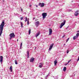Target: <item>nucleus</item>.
<instances>
[{"mask_svg":"<svg viewBox=\"0 0 79 79\" xmlns=\"http://www.w3.org/2000/svg\"><path fill=\"white\" fill-rule=\"evenodd\" d=\"M5 26V22L3 21L2 22L1 24L0 25V37L2 35L3 30V27Z\"/></svg>","mask_w":79,"mask_h":79,"instance_id":"1","label":"nucleus"},{"mask_svg":"<svg viewBox=\"0 0 79 79\" xmlns=\"http://www.w3.org/2000/svg\"><path fill=\"white\" fill-rule=\"evenodd\" d=\"M9 36H10V40H11V39H12V38H15V33H10L9 35Z\"/></svg>","mask_w":79,"mask_h":79,"instance_id":"2","label":"nucleus"},{"mask_svg":"<svg viewBox=\"0 0 79 79\" xmlns=\"http://www.w3.org/2000/svg\"><path fill=\"white\" fill-rule=\"evenodd\" d=\"M65 23H66V20H63L62 22L60 24V28L61 29L62 28V27L64 24H65Z\"/></svg>","mask_w":79,"mask_h":79,"instance_id":"3","label":"nucleus"},{"mask_svg":"<svg viewBox=\"0 0 79 79\" xmlns=\"http://www.w3.org/2000/svg\"><path fill=\"white\" fill-rule=\"evenodd\" d=\"M42 16L43 19H44L46 18V16H47V13L44 12L42 14Z\"/></svg>","mask_w":79,"mask_h":79,"instance_id":"4","label":"nucleus"},{"mask_svg":"<svg viewBox=\"0 0 79 79\" xmlns=\"http://www.w3.org/2000/svg\"><path fill=\"white\" fill-rule=\"evenodd\" d=\"M35 25L36 27H37L39 26V24H40V23L39 21H38L35 23Z\"/></svg>","mask_w":79,"mask_h":79,"instance_id":"5","label":"nucleus"},{"mask_svg":"<svg viewBox=\"0 0 79 79\" xmlns=\"http://www.w3.org/2000/svg\"><path fill=\"white\" fill-rule=\"evenodd\" d=\"M49 35H51L52 34V30L51 28H49Z\"/></svg>","mask_w":79,"mask_h":79,"instance_id":"6","label":"nucleus"},{"mask_svg":"<svg viewBox=\"0 0 79 79\" xmlns=\"http://www.w3.org/2000/svg\"><path fill=\"white\" fill-rule=\"evenodd\" d=\"M53 44H52L50 46L49 48V51H50V50L52 49V48H53Z\"/></svg>","mask_w":79,"mask_h":79,"instance_id":"7","label":"nucleus"},{"mask_svg":"<svg viewBox=\"0 0 79 79\" xmlns=\"http://www.w3.org/2000/svg\"><path fill=\"white\" fill-rule=\"evenodd\" d=\"M77 12H79V10H77L74 13V15L75 16H78V15H79V13Z\"/></svg>","mask_w":79,"mask_h":79,"instance_id":"8","label":"nucleus"},{"mask_svg":"<svg viewBox=\"0 0 79 79\" xmlns=\"http://www.w3.org/2000/svg\"><path fill=\"white\" fill-rule=\"evenodd\" d=\"M3 56H0V61L1 63H2V62L3 61Z\"/></svg>","mask_w":79,"mask_h":79,"instance_id":"9","label":"nucleus"},{"mask_svg":"<svg viewBox=\"0 0 79 79\" xmlns=\"http://www.w3.org/2000/svg\"><path fill=\"white\" fill-rule=\"evenodd\" d=\"M34 57H32L31 58L30 60V62H34Z\"/></svg>","mask_w":79,"mask_h":79,"instance_id":"10","label":"nucleus"},{"mask_svg":"<svg viewBox=\"0 0 79 79\" xmlns=\"http://www.w3.org/2000/svg\"><path fill=\"white\" fill-rule=\"evenodd\" d=\"M43 64H44L43 63H41L40 64V65H39V67L40 68H42V66H43Z\"/></svg>","mask_w":79,"mask_h":79,"instance_id":"11","label":"nucleus"},{"mask_svg":"<svg viewBox=\"0 0 79 79\" xmlns=\"http://www.w3.org/2000/svg\"><path fill=\"white\" fill-rule=\"evenodd\" d=\"M39 35H40V32L39 31L38 32V33H36L35 35L36 37H38Z\"/></svg>","mask_w":79,"mask_h":79,"instance_id":"12","label":"nucleus"},{"mask_svg":"<svg viewBox=\"0 0 79 79\" xmlns=\"http://www.w3.org/2000/svg\"><path fill=\"white\" fill-rule=\"evenodd\" d=\"M44 5H45V4H44V3H42L40 6V7H44Z\"/></svg>","mask_w":79,"mask_h":79,"instance_id":"13","label":"nucleus"},{"mask_svg":"<svg viewBox=\"0 0 79 79\" xmlns=\"http://www.w3.org/2000/svg\"><path fill=\"white\" fill-rule=\"evenodd\" d=\"M57 63H58V62H57V61L56 60L54 61V65H55V66H56V64Z\"/></svg>","mask_w":79,"mask_h":79,"instance_id":"14","label":"nucleus"},{"mask_svg":"<svg viewBox=\"0 0 79 79\" xmlns=\"http://www.w3.org/2000/svg\"><path fill=\"white\" fill-rule=\"evenodd\" d=\"M27 56L28 58H29V51H27Z\"/></svg>","mask_w":79,"mask_h":79,"instance_id":"15","label":"nucleus"},{"mask_svg":"<svg viewBox=\"0 0 79 79\" xmlns=\"http://www.w3.org/2000/svg\"><path fill=\"white\" fill-rule=\"evenodd\" d=\"M63 70L64 71H66V67H64Z\"/></svg>","mask_w":79,"mask_h":79,"instance_id":"16","label":"nucleus"},{"mask_svg":"<svg viewBox=\"0 0 79 79\" xmlns=\"http://www.w3.org/2000/svg\"><path fill=\"white\" fill-rule=\"evenodd\" d=\"M76 35V38H77V37L79 35V33H77Z\"/></svg>","mask_w":79,"mask_h":79,"instance_id":"17","label":"nucleus"},{"mask_svg":"<svg viewBox=\"0 0 79 79\" xmlns=\"http://www.w3.org/2000/svg\"><path fill=\"white\" fill-rule=\"evenodd\" d=\"M15 64H17L18 62H17V60H15Z\"/></svg>","mask_w":79,"mask_h":79,"instance_id":"18","label":"nucleus"},{"mask_svg":"<svg viewBox=\"0 0 79 79\" xmlns=\"http://www.w3.org/2000/svg\"><path fill=\"white\" fill-rule=\"evenodd\" d=\"M23 45V43H21L20 44V49H21V48H22V46Z\"/></svg>","mask_w":79,"mask_h":79,"instance_id":"19","label":"nucleus"},{"mask_svg":"<svg viewBox=\"0 0 79 79\" xmlns=\"http://www.w3.org/2000/svg\"><path fill=\"white\" fill-rule=\"evenodd\" d=\"M20 24H21V27H23V22H20Z\"/></svg>","mask_w":79,"mask_h":79,"instance_id":"20","label":"nucleus"},{"mask_svg":"<svg viewBox=\"0 0 79 79\" xmlns=\"http://www.w3.org/2000/svg\"><path fill=\"white\" fill-rule=\"evenodd\" d=\"M31 29H29V30L28 32H29V35L31 34Z\"/></svg>","mask_w":79,"mask_h":79,"instance_id":"21","label":"nucleus"},{"mask_svg":"<svg viewBox=\"0 0 79 79\" xmlns=\"http://www.w3.org/2000/svg\"><path fill=\"white\" fill-rule=\"evenodd\" d=\"M76 36H74L73 37V40H75L76 39Z\"/></svg>","mask_w":79,"mask_h":79,"instance_id":"22","label":"nucleus"},{"mask_svg":"<svg viewBox=\"0 0 79 79\" xmlns=\"http://www.w3.org/2000/svg\"><path fill=\"white\" fill-rule=\"evenodd\" d=\"M27 24L28 25H29V20H27Z\"/></svg>","mask_w":79,"mask_h":79,"instance_id":"23","label":"nucleus"},{"mask_svg":"<svg viewBox=\"0 0 79 79\" xmlns=\"http://www.w3.org/2000/svg\"><path fill=\"white\" fill-rule=\"evenodd\" d=\"M70 61H71V60H69L68 61V63L67 64H66V65H67V64H68L69 63V62H70Z\"/></svg>","mask_w":79,"mask_h":79,"instance_id":"24","label":"nucleus"},{"mask_svg":"<svg viewBox=\"0 0 79 79\" xmlns=\"http://www.w3.org/2000/svg\"><path fill=\"white\" fill-rule=\"evenodd\" d=\"M69 51H71V50H70L69 51V50H67V53H69Z\"/></svg>","mask_w":79,"mask_h":79,"instance_id":"25","label":"nucleus"},{"mask_svg":"<svg viewBox=\"0 0 79 79\" xmlns=\"http://www.w3.org/2000/svg\"><path fill=\"white\" fill-rule=\"evenodd\" d=\"M10 70H11L12 69V66H11L10 67Z\"/></svg>","mask_w":79,"mask_h":79,"instance_id":"26","label":"nucleus"},{"mask_svg":"<svg viewBox=\"0 0 79 79\" xmlns=\"http://www.w3.org/2000/svg\"><path fill=\"white\" fill-rule=\"evenodd\" d=\"M21 20H22V19H23V17H21L20 18Z\"/></svg>","mask_w":79,"mask_h":79,"instance_id":"27","label":"nucleus"},{"mask_svg":"<svg viewBox=\"0 0 79 79\" xmlns=\"http://www.w3.org/2000/svg\"><path fill=\"white\" fill-rule=\"evenodd\" d=\"M68 40H69V38H68L66 41V42H68Z\"/></svg>","mask_w":79,"mask_h":79,"instance_id":"28","label":"nucleus"},{"mask_svg":"<svg viewBox=\"0 0 79 79\" xmlns=\"http://www.w3.org/2000/svg\"><path fill=\"white\" fill-rule=\"evenodd\" d=\"M41 5V3H40L39 4V6H40V5Z\"/></svg>","mask_w":79,"mask_h":79,"instance_id":"29","label":"nucleus"},{"mask_svg":"<svg viewBox=\"0 0 79 79\" xmlns=\"http://www.w3.org/2000/svg\"><path fill=\"white\" fill-rule=\"evenodd\" d=\"M25 18H26L25 20H27V17H25Z\"/></svg>","mask_w":79,"mask_h":79,"instance_id":"30","label":"nucleus"},{"mask_svg":"<svg viewBox=\"0 0 79 79\" xmlns=\"http://www.w3.org/2000/svg\"><path fill=\"white\" fill-rule=\"evenodd\" d=\"M64 37H65V35H64V36H62V38H63Z\"/></svg>","mask_w":79,"mask_h":79,"instance_id":"31","label":"nucleus"},{"mask_svg":"<svg viewBox=\"0 0 79 79\" xmlns=\"http://www.w3.org/2000/svg\"><path fill=\"white\" fill-rule=\"evenodd\" d=\"M21 11H23V9H22V8H21Z\"/></svg>","mask_w":79,"mask_h":79,"instance_id":"32","label":"nucleus"},{"mask_svg":"<svg viewBox=\"0 0 79 79\" xmlns=\"http://www.w3.org/2000/svg\"><path fill=\"white\" fill-rule=\"evenodd\" d=\"M48 75H47L46 77V79H47V77H48Z\"/></svg>","mask_w":79,"mask_h":79,"instance_id":"33","label":"nucleus"},{"mask_svg":"<svg viewBox=\"0 0 79 79\" xmlns=\"http://www.w3.org/2000/svg\"><path fill=\"white\" fill-rule=\"evenodd\" d=\"M31 6H32V5H30V7H31Z\"/></svg>","mask_w":79,"mask_h":79,"instance_id":"34","label":"nucleus"},{"mask_svg":"<svg viewBox=\"0 0 79 79\" xmlns=\"http://www.w3.org/2000/svg\"><path fill=\"white\" fill-rule=\"evenodd\" d=\"M57 77H56V78L55 79H58V78H57Z\"/></svg>","mask_w":79,"mask_h":79,"instance_id":"35","label":"nucleus"},{"mask_svg":"<svg viewBox=\"0 0 79 79\" xmlns=\"http://www.w3.org/2000/svg\"><path fill=\"white\" fill-rule=\"evenodd\" d=\"M12 69L10 70V72H12Z\"/></svg>","mask_w":79,"mask_h":79,"instance_id":"36","label":"nucleus"},{"mask_svg":"<svg viewBox=\"0 0 79 79\" xmlns=\"http://www.w3.org/2000/svg\"><path fill=\"white\" fill-rule=\"evenodd\" d=\"M77 32H79V30L77 31Z\"/></svg>","mask_w":79,"mask_h":79,"instance_id":"37","label":"nucleus"},{"mask_svg":"<svg viewBox=\"0 0 79 79\" xmlns=\"http://www.w3.org/2000/svg\"><path fill=\"white\" fill-rule=\"evenodd\" d=\"M36 48H37L36 47H35V49H36Z\"/></svg>","mask_w":79,"mask_h":79,"instance_id":"38","label":"nucleus"},{"mask_svg":"<svg viewBox=\"0 0 79 79\" xmlns=\"http://www.w3.org/2000/svg\"><path fill=\"white\" fill-rule=\"evenodd\" d=\"M35 19V18H33V19Z\"/></svg>","mask_w":79,"mask_h":79,"instance_id":"39","label":"nucleus"},{"mask_svg":"<svg viewBox=\"0 0 79 79\" xmlns=\"http://www.w3.org/2000/svg\"><path fill=\"white\" fill-rule=\"evenodd\" d=\"M64 45H66V44H64Z\"/></svg>","mask_w":79,"mask_h":79,"instance_id":"40","label":"nucleus"},{"mask_svg":"<svg viewBox=\"0 0 79 79\" xmlns=\"http://www.w3.org/2000/svg\"><path fill=\"white\" fill-rule=\"evenodd\" d=\"M25 22H26V21H27V20H26L25 21Z\"/></svg>","mask_w":79,"mask_h":79,"instance_id":"41","label":"nucleus"},{"mask_svg":"<svg viewBox=\"0 0 79 79\" xmlns=\"http://www.w3.org/2000/svg\"><path fill=\"white\" fill-rule=\"evenodd\" d=\"M36 6V7L37 8L38 7L37 6Z\"/></svg>","mask_w":79,"mask_h":79,"instance_id":"42","label":"nucleus"},{"mask_svg":"<svg viewBox=\"0 0 79 79\" xmlns=\"http://www.w3.org/2000/svg\"><path fill=\"white\" fill-rule=\"evenodd\" d=\"M17 41H18V40H17Z\"/></svg>","mask_w":79,"mask_h":79,"instance_id":"43","label":"nucleus"},{"mask_svg":"<svg viewBox=\"0 0 79 79\" xmlns=\"http://www.w3.org/2000/svg\"><path fill=\"white\" fill-rule=\"evenodd\" d=\"M53 77H54V76H53Z\"/></svg>","mask_w":79,"mask_h":79,"instance_id":"44","label":"nucleus"}]
</instances>
